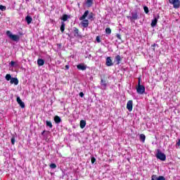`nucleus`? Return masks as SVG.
I'll return each instance as SVG.
<instances>
[{"instance_id":"f257e3e1","label":"nucleus","mask_w":180,"mask_h":180,"mask_svg":"<svg viewBox=\"0 0 180 180\" xmlns=\"http://www.w3.org/2000/svg\"><path fill=\"white\" fill-rule=\"evenodd\" d=\"M136 92L139 95H143L144 92H146V86L144 85H141V77H139L138 79V85L136 86Z\"/></svg>"},{"instance_id":"f03ea898","label":"nucleus","mask_w":180,"mask_h":180,"mask_svg":"<svg viewBox=\"0 0 180 180\" xmlns=\"http://www.w3.org/2000/svg\"><path fill=\"white\" fill-rule=\"evenodd\" d=\"M6 34L11 40H13V41H19V40H20V37H19V35L13 34L9 30L6 31Z\"/></svg>"},{"instance_id":"7ed1b4c3","label":"nucleus","mask_w":180,"mask_h":180,"mask_svg":"<svg viewBox=\"0 0 180 180\" xmlns=\"http://www.w3.org/2000/svg\"><path fill=\"white\" fill-rule=\"evenodd\" d=\"M156 158H158V160H160V161H165L167 160V155L160 151V150H158Z\"/></svg>"},{"instance_id":"20e7f679","label":"nucleus","mask_w":180,"mask_h":180,"mask_svg":"<svg viewBox=\"0 0 180 180\" xmlns=\"http://www.w3.org/2000/svg\"><path fill=\"white\" fill-rule=\"evenodd\" d=\"M169 3L171 5H173L174 9H178L180 7V1L179 0H169Z\"/></svg>"},{"instance_id":"39448f33","label":"nucleus","mask_w":180,"mask_h":180,"mask_svg":"<svg viewBox=\"0 0 180 180\" xmlns=\"http://www.w3.org/2000/svg\"><path fill=\"white\" fill-rule=\"evenodd\" d=\"M131 16H127V19H129L131 22H132V20H137V19H139V14L137 13V12L131 13Z\"/></svg>"},{"instance_id":"423d86ee","label":"nucleus","mask_w":180,"mask_h":180,"mask_svg":"<svg viewBox=\"0 0 180 180\" xmlns=\"http://www.w3.org/2000/svg\"><path fill=\"white\" fill-rule=\"evenodd\" d=\"M127 109H128L129 112H131L133 110V101L129 100L127 103Z\"/></svg>"},{"instance_id":"0eeeda50","label":"nucleus","mask_w":180,"mask_h":180,"mask_svg":"<svg viewBox=\"0 0 180 180\" xmlns=\"http://www.w3.org/2000/svg\"><path fill=\"white\" fill-rule=\"evenodd\" d=\"M16 101L18 105L20 106V108L22 109H25V103L22 101V100L20 99V97L18 96Z\"/></svg>"},{"instance_id":"6e6552de","label":"nucleus","mask_w":180,"mask_h":180,"mask_svg":"<svg viewBox=\"0 0 180 180\" xmlns=\"http://www.w3.org/2000/svg\"><path fill=\"white\" fill-rule=\"evenodd\" d=\"M105 65H107V67H112V65H113V62H112V58L107 57L105 60Z\"/></svg>"},{"instance_id":"1a4fd4ad","label":"nucleus","mask_w":180,"mask_h":180,"mask_svg":"<svg viewBox=\"0 0 180 180\" xmlns=\"http://www.w3.org/2000/svg\"><path fill=\"white\" fill-rule=\"evenodd\" d=\"M82 26L84 28L88 27L89 26V20L84 19L82 20Z\"/></svg>"},{"instance_id":"9d476101","label":"nucleus","mask_w":180,"mask_h":180,"mask_svg":"<svg viewBox=\"0 0 180 180\" xmlns=\"http://www.w3.org/2000/svg\"><path fill=\"white\" fill-rule=\"evenodd\" d=\"M101 86H103L104 89H106V87L108 86V81L101 79Z\"/></svg>"},{"instance_id":"9b49d317","label":"nucleus","mask_w":180,"mask_h":180,"mask_svg":"<svg viewBox=\"0 0 180 180\" xmlns=\"http://www.w3.org/2000/svg\"><path fill=\"white\" fill-rule=\"evenodd\" d=\"M88 15H89V11L87 10L84 12L83 15L79 18V20H84L86 19V16H88Z\"/></svg>"},{"instance_id":"f8f14e48","label":"nucleus","mask_w":180,"mask_h":180,"mask_svg":"<svg viewBox=\"0 0 180 180\" xmlns=\"http://www.w3.org/2000/svg\"><path fill=\"white\" fill-rule=\"evenodd\" d=\"M53 120L56 124H58L59 123H61V117L58 115H56L53 118Z\"/></svg>"},{"instance_id":"ddd939ff","label":"nucleus","mask_w":180,"mask_h":180,"mask_svg":"<svg viewBox=\"0 0 180 180\" xmlns=\"http://www.w3.org/2000/svg\"><path fill=\"white\" fill-rule=\"evenodd\" d=\"M158 18H155L153 20H152V22H151V27H155V26H157V23H158Z\"/></svg>"},{"instance_id":"4468645a","label":"nucleus","mask_w":180,"mask_h":180,"mask_svg":"<svg viewBox=\"0 0 180 180\" xmlns=\"http://www.w3.org/2000/svg\"><path fill=\"white\" fill-rule=\"evenodd\" d=\"M73 33H75L74 34L75 37H79V30H78V28L74 27Z\"/></svg>"},{"instance_id":"2eb2a0df","label":"nucleus","mask_w":180,"mask_h":180,"mask_svg":"<svg viewBox=\"0 0 180 180\" xmlns=\"http://www.w3.org/2000/svg\"><path fill=\"white\" fill-rule=\"evenodd\" d=\"M10 82L11 84H14V85H18V84H19V80L16 77H12Z\"/></svg>"},{"instance_id":"dca6fc26","label":"nucleus","mask_w":180,"mask_h":180,"mask_svg":"<svg viewBox=\"0 0 180 180\" xmlns=\"http://www.w3.org/2000/svg\"><path fill=\"white\" fill-rule=\"evenodd\" d=\"M77 70H80L82 71H85L86 70V66L82 65V64H79L77 65Z\"/></svg>"},{"instance_id":"f3484780","label":"nucleus","mask_w":180,"mask_h":180,"mask_svg":"<svg viewBox=\"0 0 180 180\" xmlns=\"http://www.w3.org/2000/svg\"><path fill=\"white\" fill-rule=\"evenodd\" d=\"M25 20L27 25H30V23H32V22L33 21V18H32V17H30V15H27L25 18Z\"/></svg>"},{"instance_id":"a211bd4d","label":"nucleus","mask_w":180,"mask_h":180,"mask_svg":"<svg viewBox=\"0 0 180 180\" xmlns=\"http://www.w3.org/2000/svg\"><path fill=\"white\" fill-rule=\"evenodd\" d=\"M122 60H123V58L120 57V55H117L115 56V60L117 65H119L122 62Z\"/></svg>"},{"instance_id":"6ab92c4d","label":"nucleus","mask_w":180,"mask_h":180,"mask_svg":"<svg viewBox=\"0 0 180 180\" xmlns=\"http://www.w3.org/2000/svg\"><path fill=\"white\" fill-rule=\"evenodd\" d=\"M37 64H38L39 67H41L42 65H44V60H43L41 58H39L37 60Z\"/></svg>"},{"instance_id":"aec40b11","label":"nucleus","mask_w":180,"mask_h":180,"mask_svg":"<svg viewBox=\"0 0 180 180\" xmlns=\"http://www.w3.org/2000/svg\"><path fill=\"white\" fill-rule=\"evenodd\" d=\"M65 30V22H61V25H60V32H61V33H64Z\"/></svg>"},{"instance_id":"412c9836","label":"nucleus","mask_w":180,"mask_h":180,"mask_svg":"<svg viewBox=\"0 0 180 180\" xmlns=\"http://www.w3.org/2000/svg\"><path fill=\"white\" fill-rule=\"evenodd\" d=\"M86 4L88 8H91L94 5V0H86Z\"/></svg>"},{"instance_id":"4be33fe9","label":"nucleus","mask_w":180,"mask_h":180,"mask_svg":"<svg viewBox=\"0 0 180 180\" xmlns=\"http://www.w3.org/2000/svg\"><path fill=\"white\" fill-rule=\"evenodd\" d=\"M68 18H70L68 16V15L67 14H64L62 18H60L61 20H63V22H67V20H68Z\"/></svg>"},{"instance_id":"5701e85b","label":"nucleus","mask_w":180,"mask_h":180,"mask_svg":"<svg viewBox=\"0 0 180 180\" xmlns=\"http://www.w3.org/2000/svg\"><path fill=\"white\" fill-rule=\"evenodd\" d=\"M85 126H86V122L85 121V120H81L80 121V127L82 128V129H84V128H85Z\"/></svg>"},{"instance_id":"b1692460","label":"nucleus","mask_w":180,"mask_h":180,"mask_svg":"<svg viewBox=\"0 0 180 180\" xmlns=\"http://www.w3.org/2000/svg\"><path fill=\"white\" fill-rule=\"evenodd\" d=\"M140 141H142V143L146 141V135H144V134L140 135Z\"/></svg>"},{"instance_id":"393cba45","label":"nucleus","mask_w":180,"mask_h":180,"mask_svg":"<svg viewBox=\"0 0 180 180\" xmlns=\"http://www.w3.org/2000/svg\"><path fill=\"white\" fill-rule=\"evenodd\" d=\"M95 17V14L92 12H91L89 14V17H88V19L89 20H94V18Z\"/></svg>"},{"instance_id":"a878e982","label":"nucleus","mask_w":180,"mask_h":180,"mask_svg":"<svg viewBox=\"0 0 180 180\" xmlns=\"http://www.w3.org/2000/svg\"><path fill=\"white\" fill-rule=\"evenodd\" d=\"M46 126L49 127V129H53V124L51 121H46Z\"/></svg>"},{"instance_id":"bb28decb","label":"nucleus","mask_w":180,"mask_h":180,"mask_svg":"<svg viewBox=\"0 0 180 180\" xmlns=\"http://www.w3.org/2000/svg\"><path fill=\"white\" fill-rule=\"evenodd\" d=\"M12 76L10 75V74H7L6 75V81H11V79H12Z\"/></svg>"},{"instance_id":"cd10ccee","label":"nucleus","mask_w":180,"mask_h":180,"mask_svg":"<svg viewBox=\"0 0 180 180\" xmlns=\"http://www.w3.org/2000/svg\"><path fill=\"white\" fill-rule=\"evenodd\" d=\"M50 168H51L52 169H56V168H57V165H56L55 163H51L49 165Z\"/></svg>"},{"instance_id":"c85d7f7f","label":"nucleus","mask_w":180,"mask_h":180,"mask_svg":"<svg viewBox=\"0 0 180 180\" xmlns=\"http://www.w3.org/2000/svg\"><path fill=\"white\" fill-rule=\"evenodd\" d=\"M105 32L107 33V34H110V33H112V30H110V27H107L105 29Z\"/></svg>"},{"instance_id":"c756f323","label":"nucleus","mask_w":180,"mask_h":180,"mask_svg":"<svg viewBox=\"0 0 180 180\" xmlns=\"http://www.w3.org/2000/svg\"><path fill=\"white\" fill-rule=\"evenodd\" d=\"M0 11H6V6H3V5H0Z\"/></svg>"},{"instance_id":"7c9ffc66","label":"nucleus","mask_w":180,"mask_h":180,"mask_svg":"<svg viewBox=\"0 0 180 180\" xmlns=\"http://www.w3.org/2000/svg\"><path fill=\"white\" fill-rule=\"evenodd\" d=\"M143 11H144L145 13H148V12H149L148 7L144 6L143 7Z\"/></svg>"},{"instance_id":"2f4dec72","label":"nucleus","mask_w":180,"mask_h":180,"mask_svg":"<svg viewBox=\"0 0 180 180\" xmlns=\"http://www.w3.org/2000/svg\"><path fill=\"white\" fill-rule=\"evenodd\" d=\"M157 180H165V177L164 176H159Z\"/></svg>"},{"instance_id":"473e14b6","label":"nucleus","mask_w":180,"mask_h":180,"mask_svg":"<svg viewBox=\"0 0 180 180\" xmlns=\"http://www.w3.org/2000/svg\"><path fill=\"white\" fill-rule=\"evenodd\" d=\"M15 136H13V137L11 138V144H12L13 146L15 145Z\"/></svg>"},{"instance_id":"72a5a7b5","label":"nucleus","mask_w":180,"mask_h":180,"mask_svg":"<svg viewBox=\"0 0 180 180\" xmlns=\"http://www.w3.org/2000/svg\"><path fill=\"white\" fill-rule=\"evenodd\" d=\"M96 162V159L95 158V157H92L91 158V164H95Z\"/></svg>"},{"instance_id":"f704fd0d","label":"nucleus","mask_w":180,"mask_h":180,"mask_svg":"<svg viewBox=\"0 0 180 180\" xmlns=\"http://www.w3.org/2000/svg\"><path fill=\"white\" fill-rule=\"evenodd\" d=\"M96 40L97 43H101V37L99 36L96 37Z\"/></svg>"},{"instance_id":"c9c22d12","label":"nucleus","mask_w":180,"mask_h":180,"mask_svg":"<svg viewBox=\"0 0 180 180\" xmlns=\"http://www.w3.org/2000/svg\"><path fill=\"white\" fill-rule=\"evenodd\" d=\"M116 37H117L119 40H122V36L120 35V34H117Z\"/></svg>"},{"instance_id":"e433bc0d","label":"nucleus","mask_w":180,"mask_h":180,"mask_svg":"<svg viewBox=\"0 0 180 180\" xmlns=\"http://www.w3.org/2000/svg\"><path fill=\"white\" fill-rule=\"evenodd\" d=\"M156 46H157V44H153V45L151 46V47H152L153 51H155V47H156Z\"/></svg>"},{"instance_id":"4c0bfd02","label":"nucleus","mask_w":180,"mask_h":180,"mask_svg":"<svg viewBox=\"0 0 180 180\" xmlns=\"http://www.w3.org/2000/svg\"><path fill=\"white\" fill-rule=\"evenodd\" d=\"M79 95L80 98H84V92H80L79 94Z\"/></svg>"},{"instance_id":"58836bf2","label":"nucleus","mask_w":180,"mask_h":180,"mask_svg":"<svg viewBox=\"0 0 180 180\" xmlns=\"http://www.w3.org/2000/svg\"><path fill=\"white\" fill-rule=\"evenodd\" d=\"M65 70H70V65H66L65 66Z\"/></svg>"},{"instance_id":"ea45409f","label":"nucleus","mask_w":180,"mask_h":180,"mask_svg":"<svg viewBox=\"0 0 180 180\" xmlns=\"http://www.w3.org/2000/svg\"><path fill=\"white\" fill-rule=\"evenodd\" d=\"M11 67H13V65H15V62L14 61H11Z\"/></svg>"},{"instance_id":"a19ab883","label":"nucleus","mask_w":180,"mask_h":180,"mask_svg":"<svg viewBox=\"0 0 180 180\" xmlns=\"http://www.w3.org/2000/svg\"><path fill=\"white\" fill-rule=\"evenodd\" d=\"M44 133H46V130H44V131H43L41 132V135L43 136V135L44 134Z\"/></svg>"}]
</instances>
